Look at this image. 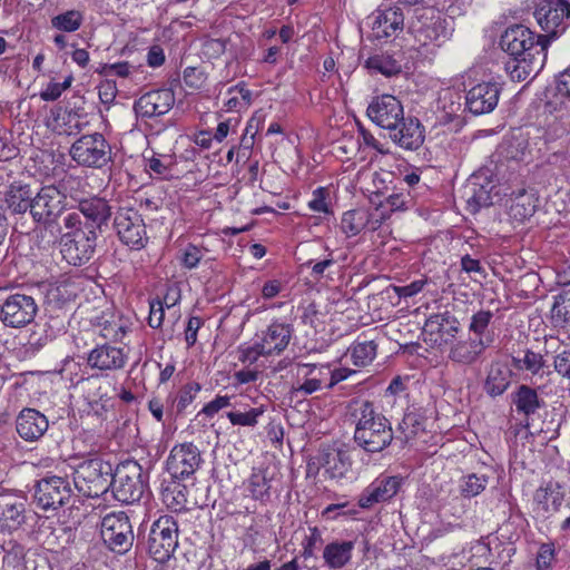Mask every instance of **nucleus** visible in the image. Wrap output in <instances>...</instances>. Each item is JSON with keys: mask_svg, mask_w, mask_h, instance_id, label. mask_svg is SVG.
<instances>
[{"mask_svg": "<svg viewBox=\"0 0 570 570\" xmlns=\"http://www.w3.org/2000/svg\"><path fill=\"white\" fill-rule=\"evenodd\" d=\"M71 493L70 484L66 479L52 475L36 483L33 498L42 510H57L70 500Z\"/></svg>", "mask_w": 570, "mask_h": 570, "instance_id": "nucleus-14", "label": "nucleus"}, {"mask_svg": "<svg viewBox=\"0 0 570 570\" xmlns=\"http://www.w3.org/2000/svg\"><path fill=\"white\" fill-rule=\"evenodd\" d=\"M69 154L78 166L102 168L111 160V146L102 134H87L71 145Z\"/></svg>", "mask_w": 570, "mask_h": 570, "instance_id": "nucleus-7", "label": "nucleus"}, {"mask_svg": "<svg viewBox=\"0 0 570 570\" xmlns=\"http://www.w3.org/2000/svg\"><path fill=\"white\" fill-rule=\"evenodd\" d=\"M202 462L200 451L195 444L181 443L170 450L166 466L174 479L185 480L199 469Z\"/></svg>", "mask_w": 570, "mask_h": 570, "instance_id": "nucleus-15", "label": "nucleus"}, {"mask_svg": "<svg viewBox=\"0 0 570 570\" xmlns=\"http://www.w3.org/2000/svg\"><path fill=\"white\" fill-rule=\"evenodd\" d=\"M492 320L493 313L491 311H478L470 318L469 332L474 334V337H493L489 332Z\"/></svg>", "mask_w": 570, "mask_h": 570, "instance_id": "nucleus-48", "label": "nucleus"}, {"mask_svg": "<svg viewBox=\"0 0 570 570\" xmlns=\"http://www.w3.org/2000/svg\"><path fill=\"white\" fill-rule=\"evenodd\" d=\"M353 541H334L325 546L323 558L331 569H341L352 559Z\"/></svg>", "mask_w": 570, "mask_h": 570, "instance_id": "nucleus-30", "label": "nucleus"}, {"mask_svg": "<svg viewBox=\"0 0 570 570\" xmlns=\"http://www.w3.org/2000/svg\"><path fill=\"white\" fill-rule=\"evenodd\" d=\"M175 100V94L169 88L150 90L135 101L134 110L138 118L147 120L166 115Z\"/></svg>", "mask_w": 570, "mask_h": 570, "instance_id": "nucleus-17", "label": "nucleus"}, {"mask_svg": "<svg viewBox=\"0 0 570 570\" xmlns=\"http://www.w3.org/2000/svg\"><path fill=\"white\" fill-rule=\"evenodd\" d=\"M183 79L187 87L198 89L205 83L206 75L200 68L187 67L184 70Z\"/></svg>", "mask_w": 570, "mask_h": 570, "instance_id": "nucleus-57", "label": "nucleus"}, {"mask_svg": "<svg viewBox=\"0 0 570 570\" xmlns=\"http://www.w3.org/2000/svg\"><path fill=\"white\" fill-rule=\"evenodd\" d=\"M228 99L224 104L225 111H239L252 102V91L243 82L227 89Z\"/></svg>", "mask_w": 570, "mask_h": 570, "instance_id": "nucleus-41", "label": "nucleus"}, {"mask_svg": "<svg viewBox=\"0 0 570 570\" xmlns=\"http://www.w3.org/2000/svg\"><path fill=\"white\" fill-rule=\"evenodd\" d=\"M347 507H348L347 501L330 504L322 511V517L327 520H335L341 514L342 515H353L356 513L355 510L345 511L344 509Z\"/></svg>", "mask_w": 570, "mask_h": 570, "instance_id": "nucleus-63", "label": "nucleus"}, {"mask_svg": "<svg viewBox=\"0 0 570 570\" xmlns=\"http://www.w3.org/2000/svg\"><path fill=\"white\" fill-rule=\"evenodd\" d=\"M399 436L404 443L415 438L420 432L424 431V417L415 410L407 411L401 423L399 424Z\"/></svg>", "mask_w": 570, "mask_h": 570, "instance_id": "nucleus-39", "label": "nucleus"}, {"mask_svg": "<svg viewBox=\"0 0 570 570\" xmlns=\"http://www.w3.org/2000/svg\"><path fill=\"white\" fill-rule=\"evenodd\" d=\"M365 65L370 70L380 72L387 77L401 71V65L399 61L387 53L374 55L366 60Z\"/></svg>", "mask_w": 570, "mask_h": 570, "instance_id": "nucleus-44", "label": "nucleus"}, {"mask_svg": "<svg viewBox=\"0 0 570 570\" xmlns=\"http://www.w3.org/2000/svg\"><path fill=\"white\" fill-rule=\"evenodd\" d=\"M488 482L489 478L484 474L465 475L461 479L460 492L464 498H474L485 490Z\"/></svg>", "mask_w": 570, "mask_h": 570, "instance_id": "nucleus-47", "label": "nucleus"}, {"mask_svg": "<svg viewBox=\"0 0 570 570\" xmlns=\"http://www.w3.org/2000/svg\"><path fill=\"white\" fill-rule=\"evenodd\" d=\"M110 488L117 501L125 504L138 502L147 490L142 466L132 460L120 462L112 469Z\"/></svg>", "mask_w": 570, "mask_h": 570, "instance_id": "nucleus-4", "label": "nucleus"}, {"mask_svg": "<svg viewBox=\"0 0 570 570\" xmlns=\"http://www.w3.org/2000/svg\"><path fill=\"white\" fill-rule=\"evenodd\" d=\"M200 391L198 383L186 384L178 396L177 407L179 411L185 410L196 397V394Z\"/></svg>", "mask_w": 570, "mask_h": 570, "instance_id": "nucleus-60", "label": "nucleus"}, {"mask_svg": "<svg viewBox=\"0 0 570 570\" xmlns=\"http://www.w3.org/2000/svg\"><path fill=\"white\" fill-rule=\"evenodd\" d=\"M402 478L392 475L374 480L358 497V507L370 509L376 503L392 499L400 490Z\"/></svg>", "mask_w": 570, "mask_h": 570, "instance_id": "nucleus-19", "label": "nucleus"}, {"mask_svg": "<svg viewBox=\"0 0 570 570\" xmlns=\"http://www.w3.org/2000/svg\"><path fill=\"white\" fill-rule=\"evenodd\" d=\"M376 213L377 209H375V213H370L363 208L344 213L341 220L342 232L347 237H353L358 235L365 228L373 232L376 230L384 219V216H377Z\"/></svg>", "mask_w": 570, "mask_h": 570, "instance_id": "nucleus-22", "label": "nucleus"}, {"mask_svg": "<svg viewBox=\"0 0 570 570\" xmlns=\"http://www.w3.org/2000/svg\"><path fill=\"white\" fill-rule=\"evenodd\" d=\"M114 228L120 242L132 249H141L147 244L146 225L134 208H119L114 218Z\"/></svg>", "mask_w": 570, "mask_h": 570, "instance_id": "nucleus-12", "label": "nucleus"}, {"mask_svg": "<svg viewBox=\"0 0 570 570\" xmlns=\"http://www.w3.org/2000/svg\"><path fill=\"white\" fill-rule=\"evenodd\" d=\"M80 370L81 368L79 363L75 362L73 358L67 357L62 362L60 373L72 384H78L79 382L83 381V376L79 374Z\"/></svg>", "mask_w": 570, "mask_h": 570, "instance_id": "nucleus-58", "label": "nucleus"}, {"mask_svg": "<svg viewBox=\"0 0 570 570\" xmlns=\"http://www.w3.org/2000/svg\"><path fill=\"white\" fill-rule=\"evenodd\" d=\"M263 413V409H244V411H228L226 416L233 425L254 428Z\"/></svg>", "mask_w": 570, "mask_h": 570, "instance_id": "nucleus-49", "label": "nucleus"}, {"mask_svg": "<svg viewBox=\"0 0 570 570\" xmlns=\"http://www.w3.org/2000/svg\"><path fill=\"white\" fill-rule=\"evenodd\" d=\"M537 58L535 60L519 57L510 58L505 62V71L511 80L520 82L525 80L531 73H537L544 65L542 57Z\"/></svg>", "mask_w": 570, "mask_h": 570, "instance_id": "nucleus-34", "label": "nucleus"}, {"mask_svg": "<svg viewBox=\"0 0 570 570\" xmlns=\"http://www.w3.org/2000/svg\"><path fill=\"white\" fill-rule=\"evenodd\" d=\"M39 312L37 299L22 291L7 293L0 299V323L12 330L32 324Z\"/></svg>", "mask_w": 570, "mask_h": 570, "instance_id": "nucleus-6", "label": "nucleus"}, {"mask_svg": "<svg viewBox=\"0 0 570 570\" xmlns=\"http://www.w3.org/2000/svg\"><path fill=\"white\" fill-rule=\"evenodd\" d=\"M87 363L91 368L116 371L125 366L126 355L121 348L104 344L88 354Z\"/></svg>", "mask_w": 570, "mask_h": 570, "instance_id": "nucleus-25", "label": "nucleus"}, {"mask_svg": "<svg viewBox=\"0 0 570 570\" xmlns=\"http://www.w3.org/2000/svg\"><path fill=\"white\" fill-rule=\"evenodd\" d=\"M79 216L87 218L86 229H97L106 225L111 216V207L108 202L100 197L80 199L78 203Z\"/></svg>", "mask_w": 570, "mask_h": 570, "instance_id": "nucleus-26", "label": "nucleus"}, {"mask_svg": "<svg viewBox=\"0 0 570 570\" xmlns=\"http://www.w3.org/2000/svg\"><path fill=\"white\" fill-rule=\"evenodd\" d=\"M148 324L153 328H159L163 325L165 308L160 299L151 301L149 304Z\"/></svg>", "mask_w": 570, "mask_h": 570, "instance_id": "nucleus-61", "label": "nucleus"}, {"mask_svg": "<svg viewBox=\"0 0 570 570\" xmlns=\"http://www.w3.org/2000/svg\"><path fill=\"white\" fill-rule=\"evenodd\" d=\"M366 115L383 129L389 131L395 129L404 118L401 101L392 95H381L372 99Z\"/></svg>", "mask_w": 570, "mask_h": 570, "instance_id": "nucleus-16", "label": "nucleus"}, {"mask_svg": "<svg viewBox=\"0 0 570 570\" xmlns=\"http://www.w3.org/2000/svg\"><path fill=\"white\" fill-rule=\"evenodd\" d=\"M83 23V13L79 10H67L51 18L52 28L63 32H75Z\"/></svg>", "mask_w": 570, "mask_h": 570, "instance_id": "nucleus-43", "label": "nucleus"}, {"mask_svg": "<svg viewBox=\"0 0 570 570\" xmlns=\"http://www.w3.org/2000/svg\"><path fill=\"white\" fill-rule=\"evenodd\" d=\"M403 14L396 9H387L383 12H379L373 21V31L376 38H389L393 36L397 30H402L403 27Z\"/></svg>", "mask_w": 570, "mask_h": 570, "instance_id": "nucleus-31", "label": "nucleus"}, {"mask_svg": "<svg viewBox=\"0 0 570 570\" xmlns=\"http://www.w3.org/2000/svg\"><path fill=\"white\" fill-rule=\"evenodd\" d=\"M321 464L331 479H342L350 471L352 462L345 451L332 449L322 454Z\"/></svg>", "mask_w": 570, "mask_h": 570, "instance_id": "nucleus-28", "label": "nucleus"}, {"mask_svg": "<svg viewBox=\"0 0 570 570\" xmlns=\"http://www.w3.org/2000/svg\"><path fill=\"white\" fill-rule=\"evenodd\" d=\"M32 198V191L27 184L13 183L6 193V204L14 214H22L28 209L30 210Z\"/></svg>", "mask_w": 570, "mask_h": 570, "instance_id": "nucleus-32", "label": "nucleus"}, {"mask_svg": "<svg viewBox=\"0 0 570 570\" xmlns=\"http://www.w3.org/2000/svg\"><path fill=\"white\" fill-rule=\"evenodd\" d=\"M233 399L234 396L229 395H216V397L213 401L205 404L200 413L205 414L206 416L213 417L220 410L230 407Z\"/></svg>", "mask_w": 570, "mask_h": 570, "instance_id": "nucleus-56", "label": "nucleus"}, {"mask_svg": "<svg viewBox=\"0 0 570 570\" xmlns=\"http://www.w3.org/2000/svg\"><path fill=\"white\" fill-rule=\"evenodd\" d=\"M533 500L544 512H554L559 510L563 494L559 484L549 482L535 490Z\"/></svg>", "mask_w": 570, "mask_h": 570, "instance_id": "nucleus-37", "label": "nucleus"}, {"mask_svg": "<svg viewBox=\"0 0 570 570\" xmlns=\"http://www.w3.org/2000/svg\"><path fill=\"white\" fill-rule=\"evenodd\" d=\"M47 417L35 409H23L16 420V430L21 439L33 442L48 430Z\"/></svg>", "mask_w": 570, "mask_h": 570, "instance_id": "nucleus-23", "label": "nucleus"}, {"mask_svg": "<svg viewBox=\"0 0 570 570\" xmlns=\"http://www.w3.org/2000/svg\"><path fill=\"white\" fill-rule=\"evenodd\" d=\"M271 479L267 478L266 470L253 469L247 480V490L255 500L269 499Z\"/></svg>", "mask_w": 570, "mask_h": 570, "instance_id": "nucleus-40", "label": "nucleus"}, {"mask_svg": "<svg viewBox=\"0 0 570 570\" xmlns=\"http://www.w3.org/2000/svg\"><path fill=\"white\" fill-rule=\"evenodd\" d=\"M164 501L175 511H180L186 508L187 499L180 489V485H175L174 489H167L164 493Z\"/></svg>", "mask_w": 570, "mask_h": 570, "instance_id": "nucleus-55", "label": "nucleus"}, {"mask_svg": "<svg viewBox=\"0 0 570 570\" xmlns=\"http://www.w3.org/2000/svg\"><path fill=\"white\" fill-rule=\"evenodd\" d=\"M203 257L204 250L200 247H197L193 244H188L181 250L180 264L187 269H193L198 266Z\"/></svg>", "mask_w": 570, "mask_h": 570, "instance_id": "nucleus-52", "label": "nucleus"}, {"mask_svg": "<svg viewBox=\"0 0 570 570\" xmlns=\"http://www.w3.org/2000/svg\"><path fill=\"white\" fill-rule=\"evenodd\" d=\"M391 139L409 150L419 149L424 141V128L417 118H403L395 129L390 131Z\"/></svg>", "mask_w": 570, "mask_h": 570, "instance_id": "nucleus-24", "label": "nucleus"}, {"mask_svg": "<svg viewBox=\"0 0 570 570\" xmlns=\"http://www.w3.org/2000/svg\"><path fill=\"white\" fill-rule=\"evenodd\" d=\"M100 534L105 544L115 552L125 553L132 546V527L128 515L122 511L111 512L102 518Z\"/></svg>", "mask_w": 570, "mask_h": 570, "instance_id": "nucleus-11", "label": "nucleus"}, {"mask_svg": "<svg viewBox=\"0 0 570 570\" xmlns=\"http://www.w3.org/2000/svg\"><path fill=\"white\" fill-rule=\"evenodd\" d=\"M112 466L100 458L83 460L73 470V484L85 498H98L110 488Z\"/></svg>", "mask_w": 570, "mask_h": 570, "instance_id": "nucleus-5", "label": "nucleus"}, {"mask_svg": "<svg viewBox=\"0 0 570 570\" xmlns=\"http://www.w3.org/2000/svg\"><path fill=\"white\" fill-rule=\"evenodd\" d=\"M538 206V199L534 194L528 193L525 189H521L517 193L512 199L510 206V215L518 222H523L535 213Z\"/></svg>", "mask_w": 570, "mask_h": 570, "instance_id": "nucleus-38", "label": "nucleus"}, {"mask_svg": "<svg viewBox=\"0 0 570 570\" xmlns=\"http://www.w3.org/2000/svg\"><path fill=\"white\" fill-rule=\"evenodd\" d=\"M173 161L170 157L158 156L147 159L146 167L148 170L161 178H168L170 176V167Z\"/></svg>", "mask_w": 570, "mask_h": 570, "instance_id": "nucleus-51", "label": "nucleus"}, {"mask_svg": "<svg viewBox=\"0 0 570 570\" xmlns=\"http://www.w3.org/2000/svg\"><path fill=\"white\" fill-rule=\"evenodd\" d=\"M49 326L47 324L39 325L36 324L29 332L24 347L28 352H39L41 348H43L47 344H49L53 335L49 331Z\"/></svg>", "mask_w": 570, "mask_h": 570, "instance_id": "nucleus-46", "label": "nucleus"}, {"mask_svg": "<svg viewBox=\"0 0 570 570\" xmlns=\"http://www.w3.org/2000/svg\"><path fill=\"white\" fill-rule=\"evenodd\" d=\"M66 199V195L56 186L48 185L41 187L32 198L30 215L33 222L42 225L45 228L57 224L58 218L67 209Z\"/></svg>", "mask_w": 570, "mask_h": 570, "instance_id": "nucleus-9", "label": "nucleus"}, {"mask_svg": "<svg viewBox=\"0 0 570 570\" xmlns=\"http://www.w3.org/2000/svg\"><path fill=\"white\" fill-rule=\"evenodd\" d=\"M550 42L547 37L542 35H535L531 31V38L528 41L522 42L523 52L518 55L519 58H530L532 60L538 59L537 57H542V60L546 61L548 47Z\"/></svg>", "mask_w": 570, "mask_h": 570, "instance_id": "nucleus-42", "label": "nucleus"}, {"mask_svg": "<svg viewBox=\"0 0 570 570\" xmlns=\"http://www.w3.org/2000/svg\"><path fill=\"white\" fill-rule=\"evenodd\" d=\"M534 18L544 31L543 37L558 38L570 23V3L563 0H540L534 10Z\"/></svg>", "mask_w": 570, "mask_h": 570, "instance_id": "nucleus-10", "label": "nucleus"}, {"mask_svg": "<svg viewBox=\"0 0 570 570\" xmlns=\"http://www.w3.org/2000/svg\"><path fill=\"white\" fill-rule=\"evenodd\" d=\"M178 547V524L170 515L159 517L148 535V552L157 562L168 561Z\"/></svg>", "mask_w": 570, "mask_h": 570, "instance_id": "nucleus-8", "label": "nucleus"}, {"mask_svg": "<svg viewBox=\"0 0 570 570\" xmlns=\"http://www.w3.org/2000/svg\"><path fill=\"white\" fill-rule=\"evenodd\" d=\"M554 368L562 377L570 379V350L563 351L554 357Z\"/></svg>", "mask_w": 570, "mask_h": 570, "instance_id": "nucleus-64", "label": "nucleus"}, {"mask_svg": "<svg viewBox=\"0 0 570 570\" xmlns=\"http://www.w3.org/2000/svg\"><path fill=\"white\" fill-rule=\"evenodd\" d=\"M330 376L328 365L298 363L295 366V374L291 385V395L306 397L326 387V380Z\"/></svg>", "mask_w": 570, "mask_h": 570, "instance_id": "nucleus-13", "label": "nucleus"}, {"mask_svg": "<svg viewBox=\"0 0 570 570\" xmlns=\"http://www.w3.org/2000/svg\"><path fill=\"white\" fill-rule=\"evenodd\" d=\"M308 207L316 213L330 214L328 191L324 187L316 188L308 202Z\"/></svg>", "mask_w": 570, "mask_h": 570, "instance_id": "nucleus-53", "label": "nucleus"}, {"mask_svg": "<svg viewBox=\"0 0 570 570\" xmlns=\"http://www.w3.org/2000/svg\"><path fill=\"white\" fill-rule=\"evenodd\" d=\"M493 343V337L461 338L452 343L448 357L458 364L472 365L476 363Z\"/></svg>", "mask_w": 570, "mask_h": 570, "instance_id": "nucleus-20", "label": "nucleus"}, {"mask_svg": "<svg viewBox=\"0 0 570 570\" xmlns=\"http://www.w3.org/2000/svg\"><path fill=\"white\" fill-rule=\"evenodd\" d=\"M377 345L374 341L355 342L351 347V360L355 366L368 365L376 355Z\"/></svg>", "mask_w": 570, "mask_h": 570, "instance_id": "nucleus-45", "label": "nucleus"}, {"mask_svg": "<svg viewBox=\"0 0 570 570\" xmlns=\"http://www.w3.org/2000/svg\"><path fill=\"white\" fill-rule=\"evenodd\" d=\"M554 561V548L552 544L544 543L540 547L537 556V569L550 570Z\"/></svg>", "mask_w": 570, "mask_h": 570, "instance_id": "nucleus-59", "label": "nucleus"}, {"mask_svg": "<svg viewBox=\"0 0 570 570\" xmlns=\"http://www.w3.org/2000/svg\"><path fill=\"white\" fill-rule=\"evenodd\" d=\"M63 226L68 232L61 236V254L66 262L81 266L90 261L95 253L97 233L95 229H83L78 213H69L63 217Z\"/></svg>", "mask_w": 570, "mask_h": 570, "instance_id": "nucleus-3", "label": "nucleus"}, {"mask_svg": "<svg viewBox=\"0 0 570 570\" xmlns=\"http://www.w3.org/2000/svg\"><path fill=\"white\" fill-rule=\"evenodd\" d=\"M511 403L515 411L525 417L534 415L544 406V401L539 396L537 390L527 384L519 385L511 394Z\"/></svg>", "mask_w": 570, "mask_h": 570, "instance_id": "nucleus-27", "label": "nucleus"}, {"mask_svg": "<svg viewBox=\"0 0 570 570\" xmlns=\"http://www.w3.org/2000/svg\"><path fill=\"white\" fill-rule=\"evenodd\" d=\"M411 30L422 46L435 43L441 46L451 36V29L448 27V21L440 14L426 18L425 21H417L412 23Z\"/></svg>", "mask_w": 570, "mask_h": 570, "instance_id": "nucleus-21", "label": "nucleus"}, {"mask_svg": "<svg viewBox=\"0 0 570 570\" xmlns=\"http://www.w3.org/2000/svg\"><path fill=\"white\" fill-rule=\"evenodd\" d=\"M512 364L517 370L530 372L534 377L543 379L551 374L543 356L531 350H525L522 356H513Z\"/></svg>", "mask_w": 570, "mask_h": 570, "instance_id": "nucleus-33", "label": "nucleus"}, {"mask_svg": "<svg viewBox=\"0 0 570 570\" xmlns=\"http://www.w3.org/2000/svg\"><path fill=\"white\" fill-rule=\"evenodd\" d=\"M323 542L322 533L317 527L309 528V535L303 541L302 556L304 559L313 558L315 550Z\"/></svg>", "mask_w": 570, "mask_h": 570, "instance_id": "nucleus-54", "label": "nucleus"}, {"mask_svg": "<svg viewBox=\"0 0 570 570\" xmlns=\"http://www.w3.org/2000/svg\"><path fill=\"white\" fill-rule=\"evenodd\" d=\"M501 87L494 81H483L473 86L465 96V106L473 115H484L498 106Z\"/></svg>", "mask_w": 570, "mask_h": 570, "instance_id": "nucleus-18", "label": "nucleus"}, {"mask_svg": "<svg viewBox=\"0 0 570 570\" xmlns=\"http://www.w3.org/2000/svg\"><path fill=\"white\" fill-rule=\"evenodd\" d=\"M530 38L531 30L524 26L517 24L507 29L501 36L500 46L511 56V58H514L518 57L520 52H523V47L521 45Z\"/></svg>", "mask_w": 570, "mask_h": 570, "instance_id": "nucleus-36", "label": "nucleus"}, {"mask_svg": "<svg viewBox=\"0 0 570 570\" xmlns=\"http://www.w3.org/2000/svg\"><path fill=\"white\" fill-rule=\"evenodd\" d=\"M351 415L355 421L354 442L368 453H379L394 439L390 421L376 412L370 401H354Z\"/></svg>", "mask_w": 570, "mask_h": 570, "instance_id": "nucleus-1", "label": "nucleus"}, {"mask_svg": "<svg viewBox=\"0 0 570 570\" xmlns=\"http://www.w3.org/2000/svg\"><path fill=\"white\" fill-rule=\"evenodd\" d=\"M132 66L127 61H120L116 63H106L102 67L101 73L106 76H118L121 78H126L131 73Z\"/></svg>", "mask_w": 570, "mask_h": 570, "instance_id": "nucleus-62", "label": "nucleus"}, {"mask_svg": "<svg viewBox=\"0 0 570 570\" xmlns=\"http://www.w3.org/2000/svg\"><path fill=\"white\" fill-rule=\"evenodd\" d=\"M293 332L291 324L279 321L272 322L265 330L256 333L252 344L238 347V361L253 365L261 356L279 355L287 348Z\"/></svg>", "mask_w": 570, "mask_h": 570, "instance_id": "nucleus-2", "label": "nucleus"}, {"mask_svg": "<svg viewBox=\"0 0 570 570\" xmlns=\"http://www.w3.org/2000/svg\"><path fill=\"white\" fill-rule=\"evenodd\" d=\"M551 315L557 323L570 322V289L554 297Z\"/></svg>", "mask_w": 570, "mask_h": 570, "instance_id": "nucleus-50", "label": "nucleus"}, {"mask_svg": "<svg viewBox=\"0 0 570 570\" xmlns=\"http://www.w3.org/2000/svg\"><path fill=\"white\" fill-rule=\"evenodd\" d=\"M459 330L460 323L450 312L435 313L430 315L426 318L423 327L424 333L430 336L434 334H446L451 337H454Z\"/></svg>", "mask_w": 570, "mask_h": 570, "instance_id": "nucleus-29", "label": "nucleus"}, {"mask_svg": "<svg viewBox=\"0 0 570 570\" xmlns=\"http://www.w3.org/2000/svg\"><path fill=\"white\" fill-rule=\"evenodd\" d=\"M511 372L501 363H493L484 383L485 392L491 396L503 394L510 385Z\"/></svg>", "mask_w": 570, "mask_h": 570, "instance_id": "nucleus-35", "label": "nucleus"}]
</instances>
